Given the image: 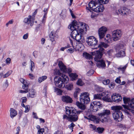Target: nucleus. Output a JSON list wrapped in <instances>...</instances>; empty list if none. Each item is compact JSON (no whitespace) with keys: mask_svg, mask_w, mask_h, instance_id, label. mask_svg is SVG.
<instances>
[{"mask_svg":"<svg viewBox=\"0 0 134 134\" xmlns=\"http://www.w3.org/2000/svg\"><path fill=\"white\" fill-rule=\"evenodd\" d=\"M25 108V112L27 113L29 112L30 109V106L29 105H26Z\"/></svg>","mask_w":134,"mask_h":134,"instance_id":"8fccbe9b","label":"nucleus"},{"mask_svg":"<svg viewBox=\"0 0 134 134\" xmlns=\"http://www.w3.org/2000/svg\"><path fill=\"white\" fill-rule=\"evenodd\" d=\"M107 54L111 57L114 58L115 54L114 50L113 49L108 50L107 52Z\"/></svg>","mask_w":134,"mask_h":134,"instance_id":"412c9836","label":"nucleus"},{"mask_svg":"<svg viewBox=\"0 0 134 134\" xmlns=\"http://www.w3.org/2000/svg\"><path fill=\"white\" fill-rule=\"evenodd\" d=\"M62 99L63 101L67 103H71L73 101L72 98L68 96H63L62 97Z\"/></svg>","mask_w":134,"mask_h":134,"instance_id":"a211bd4d","label":"nucleus"},{"mask_svg":"<svg viewBox=\"0 0 134 134\" xmlns=\"http://www.w3.org/2000/svg\"><path fill=\"white\" fill-rule=\"evenodd\" d=\"M109 46V45L108 44H105L104 42H103V47H104V48H106Z\"/></svg>","mask_w":134,"mask_h":134,"instance_id":"69168bd1","label":"nucleus"},{"mask_svg":"<svg viewBox=\"0 0 134 134\" xmlns=\"http://www.w3.org/2000/svg\"><path fill=\"white\" fill-rule=\"evenodd\" d=\"M28 17L30 22V26H32L33 25L34 23L35 17L34 16H31L30 15Z\"/></svg>","mask_w":134,"mask_h":134,"instance_id":"473e14b6","label":"nucleus"},{"mask_svg":"<svg viewBox=\"0 0 134 134\" xmlns=\"http://www.w3.org/2000/svg\"><path fill=\"white\" fill-rule=\"evenodd\" d=\"M112 34L113 40L114 41L119 40L122 35L121 31L120 30L114 31L112 32Z\"/></svg>","mask_w":134,"mask_h":134,"instance_id":"6e6552de","label":"nucleus"},{"mask_svg":"<svg viewBox=\"0 0 134 134\" xmlns=\"http://www.w3.org/2000/svg\"><path fill=\"white\" fill-rule=\"evenodd\" d=\"M110 111L109 110L105 109L103 110V111L98 114L99 119L97 118L95 116L90 115L88 117L84 116V118L90 120L96 123H98L100 120L102 122L104 123L108 122L107 116L110 114Z\"/></svg>","mask_w":134,"mask_h":134,"instance_id":"f03ea898","label":"nucleus"},{"mask_svg":"<svg viewBox=\"0 0 134 134\" xmlns=\"http://www.w3.org/2000/svg\"><path fill=\"white\" fill-rule=\"evenodd\" d=\"M122 106L125 109L130 110V108L134 109V98L131 100L130 101L129 103V106L126 105H122Z\"/></svg>","mask_w":134,"mask_h":134,"instance_id":"dca6fc26","label":"nucleus"},{"mask_svg":"<svg viewBox=\"0 0 134 134\" xmlns=\"http://www.w3.org/2000/svg\"><path fill=\"white\" fill-rule=\"evenodd\" d=\"M120 77H117L115 80V82L118 83H120L121 82V80H120Z\"/></svg>","mask_w":134,"mask_h":134,"instance_id":"603ef678","label":"nucleus"},{"mask_svg":"<svg viewBox=\"0 0 134 134\" xmlns=\"http://www.w3.org/2000/svg\"><path fill=\"white\" fill-rule=\"evenodd\" d=\"M83 25V23L74 20L72 22L71 24H70L68 26V28L72 31L70 34V36L74 40L78 42H81L80 40L84 38Z\"/></svg>","mask_w":134,"mask_h":134,"instance_id":"f257e3e1","label":"nucleus"},{"mask_svg":"<svg viewBox=\"0 0 134 134\" xmlns=\"http://www.w3.org/2000/svg\"><path fill=\"white\" fill-rule=\"evenodd\" d=\"M112 115L114 119L118 122L121 121L124 118V116L121 112H119L118 113L114 112Z\"/></svg>","mask_w":134,"mask_h":134,"instance_id":"9d476101","label":"nucleus"},{"mask_svg":"<svg viewBox=\"0 0 134 134\" xmlns=\"http://www.w3.org/2000/svg\"><path fill=\"white\" fill-rule=\"evenodd\" d=\"M82 82L81 80V79H79L77 81V84L78 85L81 86L82 85Z\"/></svg>","mask_w":134,"mask_h":134,"instance_id":"0e129e2a","label":"nucleus"},{"mask_svg":"<svg viewBox=\"0 0 134 134\" xmlns=\"http://www.w3.org/2000/svg\"><path fill=\"white\" fill-rule=\"evenodd\" d=\"M104 9L103 5L102 4H101L98 3L96 7L94 8L93 11L97 13L102 12Z\"/></svg>","mask_w":134,"mask_h":134,"instance_id":"f3484780","label":"nucleus"},{"mask_svg":"<svg viewBox=\"0 0 134 134\" xmlns=\"http://www.w3.org/2000/svg\"><path fill=\"white\" fill-rule=\"evenodd\" d=\"M55 74L59 76H55L54 78L56 86L60 88H63L65 86L64 83H67L69 81L68 77L61 73L59 70H57Z\"/></svg>","mask_w":134,"mask_h":134,"instance_id":"7ed1b4c3","label":"nucleus"},{"mask_svg":"<svg viewBox=\"0 0 134 134\" xmlns=\"http://www.w3.org/2000/svg\"><path fill=\"white\" fill-rule=\"evenodd\" d=\"M58 65L61 71L63 72H67L68 74L71 72V69L70 68H66L62 61H60Z\"/></svg>","mask_w":134,"mask_h":134,"instance_id":"1a4fd4ad","label":"nucleus"},{"mask_svg":"<svg viewBox=\"0 0 134 134\" xmlns=\"http://www.w3.org/2000/svg\"><path fill=\"white\" fill-rule=\"evenodd\" d=\"M104 130V129L102 127H98L97 128L96 131L99 133H102Z\"/></svg>","mask_w":134,"mask_h":134,"instance_id":"c9c22d12","label":"nucleus"},{"mask_svg":"<svg viewBox=\"0 0 134 134\" xmlns=\"http://www.w3.org/2000/svg\"><path fill=\"white\" fill-rule=\"evenodd\" d=\"M89 29V27L88 25L84 23V30H85V31H87Z\"/></svg>","mask_w":134,"mask_h":134,"instance_id":"4d7b16f0","label":"nucleus"},{"mask_svg":"<svg viewBox=\"0 0 134 134\" xmlns=\"http://www.w3.org/2000/svg\"><path fill=\"white\" fill-rule=\"evenodd\" d=\"M89 94L87 92H84V105L87 104L90 102V99L89 97ZM85 106L84 105V110L85 109Z\"/></svg>","mask_w":134,"mask_h":134,"instance_id":"aec40b11","label":"nucleus"},{"mask_svg":"<svg viewBox=\"0 0 134 134\" xmlns=\"http://www.w3.org/2000/svg\"><path fill=\"white\" fill-rule=\"evenodd\" d=\"M109 94L107 93L105 96L102 98L103 100L105 101L111 102L112 101L110 98L109 97Z\"/></svg>","mask_w":134,"mask_h":134,"instance_id":"a878e982","label":"nucleus"},{"mask_svg":"<svg viewBox=\"0 0 134 134\" xmlns=\"http://www.w3.org/2000/svg\"><path fill=\"white\" fill-rule=\"evenodd\" d=\"M87 44L91 46H94L97 44L98 41L93 36L88 37L86 40Z\"/></svg>","mask_w":134,"mask_h":134,"instance_id":"0eeeda50","label":"nucleus"},{"mask_svg":"<svg viewBox=\"0 0 134 134\" xmlns=\"http://www.w3.org/2000/svg\"><path fill=\"white\" fill-rule=\"evenodd\" d=\"M123 108L120 105H116L112 106L111 107V109L114 112L118 113L119 112H121L120 110Z\"/></svg>","mask_w":134,"mask_h":134,"instance_id":"6ab92c4d","label":"nucleus"},{"mask_svg":"<svg viewBox=\"0 0 134 134\" xmlns=\"http://www.w3.org/2000/svg\"><path fill=\"white\" fill-rule=\"evenodd\" d=\"M36 128L37 129H39L38 131V134H43V132H44V128L40 129V125H37L36 126Z\"/></svg>","mask_w":134,"mask_h":134,"instance_id":"cd10ccee","label":"nucleus"},{"mask_svg":"<svg viewBox=\"0 0 134 134\" xmlns=\"http://www.w3.org/2000/svg\"><path fill=\"white\" fill-rule=\"evenodd\" d=\"M109 2V0H98V3L101 4L107 3Z\"/></svg>","mask_w":134,"mask_h":134,"instance_id":"f704fd0d","label":"nucleus"},{"mask_svg":"<svg viewBox=\"0 0 134 134\" xmlns=\"http://www.w3.org/2000/svg\"><path fill=\"white\" fill-rule=\"evenodd\" d=\"M80 89L79 88H76L74 94V97L75 99H77V95L80 92Z\"/></svg>","mask_w":134,"mask_h":134,"instance_id":"c756f323","label":"nucleus"},{"mask_svg":"<svg viewBox=\"0 0 134 134\" xmlns=\"http://www.w3.org/2000/svg\"><path fill=\"white\" fill-rule=\"evenodd\" d=\"M40 24H38L37 25V26L36 27L35 29V31L36 32H38V31H39V28H40Z\"/></svg>","mask_w":134,"mask_h":134,"instance_id":"680f3d73","label":"nucleus"},{"mask_svg":"<svg viewBox=\"0 0 134 134\" xmlns=\"http://www.w3.org/2000/svg\"><path fill=\"white\" fill-rule=\"evenodd\" d=\"M55 33L53 31L51 32L49 35L50 40L52 42L54 41V37H55Z\"/></svg>","mask_w":134,"mask_h":134,"instance_id":"c85d7f7f","label":"nucleus"},{"mask_svg":"<svg viewBox=\"0 0 134 134\" xmlns=\"http://www.w3.org/2000/svg\"><path fill=\"white\" fill-rule=\"evenodd\" d=\"M98 48H99V51L102 52L104 50L103 48V42H100V43L98 46Z\"/></svg>","mask_w":134,"mask_h":134,"instance_id":"79ce46f5","label":"nucleus"},{"mask_svg":"<svg viewBox=\"0 0 134 134\" xmlns=\"http://www.w3.org/2000/svg\"><path fill=\"white\" fill-rule=\"evenodd\" d=\"M47 78V77L45 76H43L41 77H40L38 79V81L40 83L46 79Z\"/></svg>","mask_w":134,"mask_h":134,"instance_id":"e433bc0d","label":"nucleus"},{"mask_svg":"<svg viewBox=\"0 0 134 134\" xmlns=\"http://www.w3.org/2000/svg\"><path fill=\"white\" fill-rule=\"evenodd\" d=\"M28 34L27 33L24 35L23 36V38L24 40H26L27 38L28 37Z\"/></svg>","mask_w":134,"mask_h":134,"instance_id":"bf43d9fd","label":"nucleus"},{"mask_svg":"<svg viewBox=\"0 0 134 134\" xmlns=\"http://www.w3.org/2000/svg\"><path fill=\"white\" fill-rule=\"evenodd\" d=\"M20 81L23 84V86H25L26 85H27V86H29V83L27 82L24 79L21 78L20 79Z\"/></svg>","mask_w":134,"mask_h":134,"instance_id":"58836bf2","label":"nucleus"},{"mask_svg":"<svg viewBox=\"0 0 134 134\" xmlns=\"http://www.w3.org/2000/svg\"><path fill=\"white\" fill-rule=\"evenodd\" d=\"M116 12L118 14H120L124 15H127V14L130 13L131 11L128 8L125 7H122L118 10V12L116 11Z\"/></svg>","mask_w":134,"mask_h":134,"instance_id":"f8f14e48","label":"nucleus"},{"mask_svg":"<svg viewBox=\"0 0 134 134\" xmlns=\"http://www.w3.org/2000/svg\"><path fill=\"white\" fill-rule=\"evenodd\" d=\"M68 52H69L70 53H72L74 52V50L72 48H70L68 49Z\"/></svg>","mask_w":134,"mask_h":134,"instance_id":"774afa93","label":"nucleus"},{"mask_svg":"<svg viewBox=\"0 0 134 134\" xmlns=\"http://www.w3.org/2000/svg\"><path fill=\"white\" fill-rule=\"evenodd\" d=\"M48 9L47 8H45L43 10V12H44V17L47 16V14L48 12Z\"/></svg>","mask_w":134,"mask_h":134,"instance_id":"13d9d810","label":"nucleus"},{"mask_svg":"<svg viewBox=\"0 0 134 134\" xmlns=\"http://www.w3.org/2000/svg\"><path fill=\"white\" fill-rule=\"evenodd\" d=\"M121 54V57H123L125 56V53L124 51H121L119 52Z\"/></svg>","mask_w":134,"mask_h":134,"instance_id":"052dcab7","label":"nucleus"},{"mask_svg":"<svg viewBox=\"0 0 134 134\" xmlns=\"http://www.w3.org/2000/svg\"><path fill=\"white\" fill-rule=\"evenodd\" d=\"M94 72V70L93 69H91L90 71L88 72L87 74L88 76H91L93 74Z\"/></svg>","mask_w":134,"mask_h":134,"instance_id":"49530a36","label":"nucleus"},{"mask_svg":"<svg viewBox=\"0 0 134 134\" xmlns=\"http://www.w3.org/2000/svg\"><path fill=\"white\" fill-rule=\"evenodd\" d=\"M104 93H102V94H94V99H100L104 95Z\"/></svg>","mask_w":134,"mask_h":134,"instance_id":"7c9ffc66","label":"nucleus"},{"mask_svg":"<svg viewBox=\"0 0 134 134\" xmlns=\"http://www.w3.org/2000/svg\"><path fill=\"white\" fill-rule=\"evenodd\" d=\"M106 37L107 38V39L105 38L104 39L105 41V42L108 43L109 42V40L110 39V35L109 34H108L106 35Z\"/></svg>","mask_w":134,"mask_h":134,"instance_id":"de8ad7c7","label":"nucleus"},{"mask_svg":"<svg viewBox=\"0 0 134 134\" xmlns=\"http://www.w3.org/2000/svg\"><path fill=\"white\" fill-rule=\"evenodd\" d=\"M29 86H27V85H26L25 86H23V89L25 90H20L19 91V92L22 93H25L29 91Z\"/></svg>","mask_w":134,"mask_h":134,"instance_id":"393cba45","label":"nucleus"},{"mask_svg":"<svg viewBox=\"0 0 134 134\" xmlns=\"http://www.w3.org/2000/svg\"><path fill=\"white\" fill-rule=\"evenodd\" d=\"M98 4V2H97L93 1H92L90 2L88 4L89 8L87 7L86 9L91 12L92 10L93 11L94 8H95Z\"/></svg>","mask_w":134,"mask_h":134,"instance_id":"2eb2a0df","label":"nucleus"},{"mask_svg":"<svg viewBox=\"0 0 134 134\" xmlns=\"http://www.w3.org/2000/svg\"><path fill=\"white\" fill-rule=\"evenodd\" d=\"M24 23L27 24H30V21L29 18H25L24 19Z\"/></svg>","mask_w":134,"mask_h":134,"instance_id":"a18cd8bd","label":"nucleus"},{"mask_svg":"<svg viewBox=\"0 0 134 134\" xmlns=\"http://www.w3.org/2000/svg\"><path fill=\"white\" fill-rule=\"evenodd\" d=\"M17 113L16 111L13 108H11L10 110V116L11 117L13 118L17 114Z\"/></svg>","mask_w":134,"mask_h":134,"instance_id":"5701e85b","label":"nucleus"},{"mask_svg":"<svg viewBox=\"0 0 134 134\" xmlns=\"http://www.w3.org/2000/svg\"><path fill=\"white\" fill-rule=\"evenodd\" d=\"M54 134H63L61 131L58 130Z\"/></svg>","mask_w":134,"mask_h":134,"instance_id":"338daca9","label":"nucleus"},{"mask_svg":"<svg viewBox=\"0 0 134 134\" xmlns=\"http://www.w3.org/2000/svg\"><path fill=\"white\" fill-rule=\"evenodd\" d=\"M65 110L66 115L68 116H71L76 120L78 119V117L76 114V113L77 114H80L82 112L81 111H77L74 108L71 107H66Z\"/></svg>","mask_w":134,"mask_h":134,"instance_id":"39448f33","label":"nucleus"},{"mask_svg":"<svg viewBox=\"0 0 134 134\" xmlns=\"http://www.w3.org/2000/svg\"><path fill=\"white\" fill-rule=\"evenodd\" d=\"M84 56L86 59H91L92 58V56L88 53H87L86 52H84Z\"/></svg>","mask_w":134,"mask_h":134,"instance_id":"4c0bfd02","label":"nucleus"},{"mask_svg":"<svg viewBox=\"0 0 134 134\" xmlns=\"http://www.w3.org/2000/svg\"><path fill=\"white\" fill-rule=\"evenodd\" d=\"M107 31V29L104 26H102L99 29L98 34L100 39H102L104 37Z\"/></svg>","mask_w":134,"mask_h":134,"instance_id":"4468645a","label":"nucleus"},{"mask_svg":"<svg viewBox=\"0 0 134 134\" xmlns=\"http://www.w3.org/2000/svg\"><path fill=\"white\" fill-rule=\"evenodd\" d=\"M79 98L80 102L77 101L76 102V104L79 108L82 110H84V104L82 103V102H84V92L81 94Z\"/></svg>","mask_w":134,"mask_h":134,"instance_id":"9b49d317","label":"nucleus"},{"mask_svg":"<svg viewBox=\"0 0 134 134\" xmlns=\"http://www.w3.org/2000/svg\"><path fill=\"white\" fill-rule=\"evenodd\" d=\"M123 99L124 103L125 104L127 103L129 104V102L130 101V98H129L124 97H123Z\"/></svg>","mask_w":134,"mask_h":134,"instance_id":"ea45409f","label":"nucleus"},{"mask_svg":"<svg viewBox=\"0 0 134 134\" xmlns=\"http://www.w3.org/2000/svg\"><path fill=\"white\" fill-rule=\"evenodd\" d=\"M32 115L33 116V118L36 119H38V118L37 116V114L36 113H35L34 112H33L32 113Z\"/></svg>","mask_w":134,"mask_h":134,"instance_id":"e2e57ef3","label":"nucleus"},{"mask_svg":"<svg viewBox=\"0 0 134 134\" xmlns=\"http://www.w3.org/2000/svg\"><path fill=\"white\" fill-rule=\"evenodd\" d=\"M70 76L71 77L72 80H75L77 79L78 76L75 73H72L70 75Z\"/></svg>","mask_w":134,"mask_h":134,"instance_id":"72a5a7b5","label":"nucleus"},{"mask_svg":"<svg viewBox=\"0 0 134 134\" xmlns=\"http://www.w3.org/2000/svg\"><path fill=\"white\" fill-rule=\"evenodd\" d=\"M112 100L116 103H118L121 101L122 98L120 94L114 93L111 96Z\"/></svg>","mask_w":134,"mask_h":134,"instance_id":"ddd939ff","label":"nucleus"},{"mask_svg":"<svg viewBox=\"0 0 134 134\" xmlns=\"http://www.w3.org/2000/svg\"><path fill=\"white\" fill-rule=\"evenodd\" d=\"M75 126V124L73 122L71 123L70 125L68 126V127L71 130V131H73V127Z\"/></svg>","mask_w":134,"mask_h":134,"instance_id":"37998d69","label":"nucleus"},{"mask_svg":"<svg viewBox=\"0 0 134 134\" xmlns=\"http://www.w3.org/2000/svg\"><path fill=\"white\" fill-rule=\"evenodd\" d=\"M55 91L57 93L58 95H61L62 92L60 89H59L57 88H55Z\"/></svg>","mask_w":134,"mask_h":134,"instance_id":"a19ab883","label":"nucleus"},{"mask_svg":"<svg viewBox=\"0 0 134 134\" xmlns=\"http://www.w3.org/2000/svg\"><path fill=\"white\" fill-rule=\"evenodd\" d=\"M103 82L104 85H106L109 83V80L108 79L104 80L103 81Z\"/></svg>","mask_w":134,"mask_h":134,"instance_id":"3c124183","label":"nucleus"},{"mask_svg":"<svg viewBox=\"0 0 134 134\" xmlns=\"http://www.w3.org/2000/svg\"><path fill=\"white\" fill-rule=\"evenodd\" d=\"M8 86V80H6L5 82L4 83L3 85V86L4 87L6 88Z\"/></svg>","mask_w":134,"mask_h":134,"instance_id":"864d4df0","label":"nucleus"},{"mask_svg":"<svg viewBox=\"0 0 134 134\" xmlns=\"http://www.w3.org/2000/svg\"><path fill=\"white\" fill-rule=\"evenodd\" d=\"M31 67L30 68V70L31 71H33V69L35 68V65L34 62L31 60Z\"/></svg>","mask_w":134,"mask_h":134,"instance_id":"c03bdc74","label":"nucleus"},{"mask_svg":"<svg viewBox=\"0 0 134 134\" xmlns=\"http://www.w3.org/2000/svg\"><path fill=\"white\" fill-rule=\"evenodd\" d=\"M29 96L31 98H34L36 96V93L35 92V90L34 89L29 90Z\"/></svg>","mask_w":134,"mask_h":134,"instance_id":"b1692460","label":"nucleus"},{"mask_svg":"<svg viewBox=\"0 0 134 134\" xmlns=\"http://www.w3.org/2000/svg\"><path fill=\"white\" fill-rule=\"evenodd\" d=\"M126 68V66H125L122 67H119L118 68V69L119 70H121V71H124L125 70Z\"/></svg>","mask_w":134,"mask_h":134,"instance_id":"6e6d98bb","label":"nucleus"},{"mask_svg":"<svg viewBox=\"0 0 134 134\" xmlns=\"http://www.w3.org/2000/svg\"><path fill=\"white\" fill-rule=\"evenodd\" d=\"M64 87L67 90H71L73 89V86L72 83H69L65 85Z\"/></svg>","mask_w":134,"mask_h":134,"instance_id":"bb28decb","label":"nucleus"},{"mask_svg":"<svg viewBox=\"0 0 134 134\" xmlns=\"http://www.w3.org/2000/svg\"><path fill=\"white\" fill-rule=\"evenodd\" d=\"M92 55H95L94 59L95 61L97 62V66L99 68H105L106 64L105 61L102 59H100L102 58V54L101 52L96 51L91 52Z\"/></svg>","mask_w":134,"mask_h":134,"instance_id":"20e7f679","label":"nucleus"},{"mask_svg":"<svg viewBox=\"0 0 134 134\" xmlns=\"http://www.w3.org/2000/svg\"><path fill=\"white\" fill-rule=\"evenodd\" d=\"M63 119H67L68 121H70L71 122L72 121L75 122L77 121L71 116H68L65 115H63Z\"/></svg>","mask_w":134,"mask_h":134,"instance_id":"4be33fe9","label":"nucleus"},{"mask_svg":"<svg viewBox=\"0 0 134 134\" xmlns=\"http://www.w3.org/2000/svg\"><path fill=\"white\" fill-rule=\"evenodd\" d=\"M21 100L22 101L21 103H25L27 101V98L25 97H22L21 98Z\"/></svg>","mask_w":134,"mask_h":134,"instance_id":"5fc2aeb1","label":"nucleus"},{"mask_svg":"<svg viewBox=\"0 0 134 134\" xmlns=\"http://www.w3.org/2000/svg\"><path fill=\"white\" fill-rule=\"evenodd\" d=\"M66 10L65 9L63 10L60 14L61 17L63 19H64L66 16Z\"/></svg>","mask_w":134,"mask_h":134,"instance_id":"2f4dec72","label":"nucleus"},{"mask_svg":"<svg viewBox=\"0 0 134 134\" xmlns=\"http://www.w3.org/2000/svg\"><path fill=\"white\" fill-rule=\"evenodd\" d=\"M11 71H9L7 73L3 75V78H5L8 77L11 74Z\"/></svg>","mask_w":134,"mask_h":134,"instance_id":"09e8293b","label":"nucleus"},{"mask_svg":"<svg viewBox=\"0 0 134 134\" xmlns=\"http://www.w3.org/2000/svg\"><path fill=\"white\" fill-rule=\"evenodd\" d=\"M102 106V104L100 102L94 101L90 105V109L91 111L95 112Z\"/></svg>","mask_w":134,"mask_h":134,"instance_id":"423d86ee","label":"nucleus"}]
</instances>
